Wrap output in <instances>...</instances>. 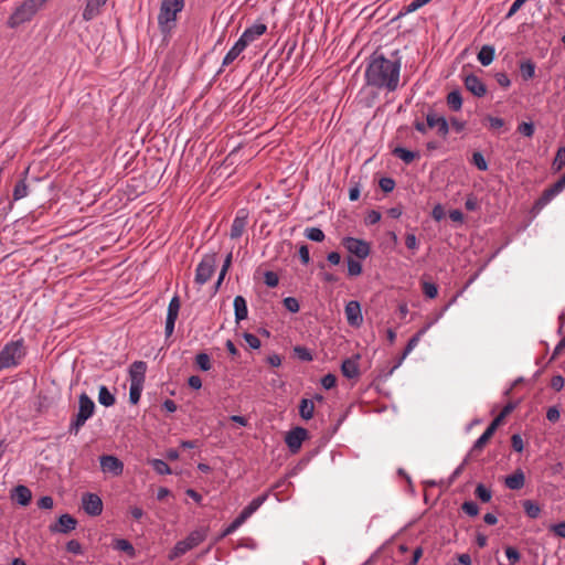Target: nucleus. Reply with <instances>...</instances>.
<instances>
[{
  "label": "nucleus",
  "mask_w": 565,
  "mask_h": 565,
  "mask_svg": "<svg viewBox=\"0 0 565 565\" xmlns=\"http://www.w3.org/2000/svg\"><path fill=\"white\" fill-rule=\"evenodd\" d=\"M398 51L386 57L383 53L374 51L365 67V82L367 86L376 89L395 92L399 83L402 61Z\"/></svg>",
  "instance_id": "1"
},
{
  "label": "nucleus",
  "mask_w": 565,
  "mask_h": 565,
  "mask_svg": "<svg viewBox=\"0 0 565 565\" xmlns=\"http://www.w3.org/2000/svg\"><path fill=\"white\" fill-rule=\"evenodd\" d=\"M184 8V0H162L158 14V26L160 32L166 36L177 25V15Z\"/></svg>",
  "instance_id": "2"
},
{
  "label": "nucleus",
  "mask_w": 565,
  "mask_h": 565,
  "mask_svg": "<svg viewBox=\"0 0 565 565\" xmlns=\"http://www.w3.org/2000/svg\"><path fill=\"white\" fill-rule=\"evenodd\" d=\"M26 355V349L24 347V340L8 342L0 351V364L2 369H11L21 364V361Z\"/></svg>",
  "instance_id": "3"
},
{
  "label": "nucleus",
  "mask_w": 565,
  "mask_h": 565,
  "mask_svg": "<svg viewBox=\"0 0 565 565\" xmlns=\"http://www.w3.org/2000/svg\"><path fill=\"white\" fill-rule=\"evenodd\" d=\"M94 412L95 403L86 393H82L78 397V412L70 424L68 433L76 436Z\"/></svg>",
  "instance_id": "4"
},
{
  "label": "nucleus",
  "mask_w": 565,
  "mask_h": 565,
  "mask_svg": "<svg viewBox=\"0 0 565 565\" xmlns=\"http://www.w3.org/2000/svg\"><path fill=\"white\" fill-rule=\"evenodd\" d=\"M46 1L47 0H25L9 17L8 25L10 28H17L20 24L30 21Z\"/></svg>",
  "instance_id": "5"
},
{
  "label": "nucleus",
  "mask_w": 565,
  "mask_h": 565,
  "mask_svg": "<svg viewBox=\"0 0 565 565\" xmlns=\"http://www.w3.org/2000/svg\"><path fill=\"white\" fill-rule=\"evenodd\" d=\"M216 254H206L195 269V282L200 286L207 282L215 271Z\"/></svg>",
  "instance_id": "6"
},
{
  "label": "nucleus",
  "mask_w": 565,
  "mask_h": 565,
  "mask_svg": "<svg viewBox=\"0 0 565 565\" xmlns=\"http://www.w3.org/2000/svg\"><path fill=\"white\" fill-rule=\"evenodd\" d=\"M341 245L359 259H365L371 253V245L364 239L345 236L341 241Z\"/></svg>",
  "instance_id": "7"
},
{
  "label": "nucleus",
  "mask_w": 565,
  "mask_h": 565,
  "mask_svg": "<svg viewBox=\"0 0 565 565\" xmlns=\"http://www.w3.org/2000/svg\"><path fill=\"white\" fill-rule=\"evenodd\" d=\"M309 431L300 426H297L289 430L285 436V443L289 449V451L295 455L299 452L302 443L308 439Z\"/></svg>",
  "instance_id": "8"
},
{
  "label": "nucleus",
  "mask_w": 565,
  "mask_h": 565,
  "mask_svg": "<svg viewBox=\"0 0 565 565\" xmlns=\"http://www.w3.org/2000/svg\"><path fill=\"white\" fill-rule=\"evenodd\" d=\"M82 507L90 516H98L103 512V501L96 493L86 492L82 497Z\"/></svg>",
  "instance_id": "9"
},
{
  "label": "nucleus",
  "mask_w": 565,
  "mask_h": 565,
  "mask_svg": "<svg viewBox=\"0 0 565 565\" xmlns=\"http://www.w3.org/2000/svg\"><path fill=\"white\" fill-rule=\"evenodd\" d=\"M427 126L429 128H437V134L441 138H446L449 134V122L444 116H439L433 108L426 114Z\"/></svg>",
  "instance_id": "10"
},
{
  "label": "nucleus",
  "mask_w": 565,
  "mask_h": 565,
  "mask_svg": "<svg viewBox=\"0 0 565 565\" xmlns=\"http://www.w3.org/2000/svg\"><path fill=\"white\" fill-rule=\"evenodd\" d=\"M348 324L353 328H359L363 323V316L361 305L358 300H351L344 308Z\"/></svg>",
  "instance_id": "11"
},
{
  "label": "nucleus",
  "mask_w": 565,
  "mask_h": 565,
  "mask_svg": "<svg viewBox=\"0 0 565 565\" xmlns=\"http://www.w3.org/2000/svg\"><path fill=\"white\" fill-rule=\"evenodd\" d=\"M77 523L73 515L65 513L57 519L56 523L50 524L49 529L52 533L67 534L76 529Z\"/></svg>",
  "instance_id": "12"
},
{
  "label": "nucleus",
  "mask_w": 565,
  "mask_h": 565,
  "mask_svg": "<svg viewBox=\"0 0 565 565\" xmlns=\"http://www.w3.org/2000/svg\"><path fill=\"white\" fill-rule=\"evenodd\" d=\"M102 470L117 477L122 473L124 463L113 455H103L99 457Z\"/></svg>",
  "instance_id": "13"
},
{
  "label": "nucleus",
  "mask_w": 565,
  "mask_h": 565,
  "mask_svg": "<svg viewBox=\"0 0 565 565\" xmlns=\"http://www.w3.org/2000/svg\"><path fill=\"white\" fill-rule=\"evenodd\" d=\"M465 87L476 97H483L487 94L486 84L475 74L463 78Z\"/></svg>",
  "instance_id": "14"
},
{
  "label": "nucleus",
  "mask_w": 565,
  "mask_h": 565,
  "mask_svg": "<svg viewBox=\"0 0 565 565\" xmlns=\"http://www.w3.org/2000/svg\"><path fill=\"white\" fill-rule=\"evenodd\" d=\"M247 218L248 214L246 210L242 209L237 212L235 218L233 220L232 226H231V233L230 236L233 239L239 238L247 225Z\"/></svg>",
  "instance_id": "15"
},
{
  "label": "nucleus",
  "mask_w": 565,
  "mask_h": 565,
  "mask_svg": "<svg viewBox=\"0 0 565 565\" xmlns=\"http://www.w3.org/2000/svg\"><path fill=\"white\" fill-rule=\"evenodd\" d=\"M108 0H86L85 8L83 10V20L92 21L102 13V8L107 3Z\"/></svg>",
  "instance_id": "16"
},
{
  "label": "nucleus",
  "mask_w": 565,
  "mask_h": 565,
  "mask_svg": "<svg viewBox=\"0 0 565 565\" xmlns=\"http://www.w3.org/2000/svg\"><path fill=\"white\" fill-rule=\"evenodd\" d=\"M360 354L345 359L341 364V372L347 379H358L360 376L359 361Z\"/></svg>",
  "instance_id": "17"
},
{
  "label": "nucleus",
  "mask_w": 565,
  "mask_h": 565,
  "mask_svg": "<svg viewBox=\"0 0 565 565\" xmlns=\"http://www.w3.org/2000/svg\"><path fill=\"white\" fill-rule=\"evenodd\" d=\"M147 372V363L145 361H135L129 366L130 383L143 384Z\"/></svg>",
  "instance_id": "18"
},
{
  "label": "nucleus",
  "mask_w": 565,
  "mask_h": 565,
  "mask_svg": "<svg viewBox=\"0 0 565 565\" xmlns=\"http://www.w3.org/2000/svg\"><path fill=\"white\" fill-rule=\"evenodd\" d=\"M10 497L12 501L25 507L32 500V492L26 486L19 484L12 489Z\"/></svg>",
  "instance_id": "19"
},
{
  "label": "nucleus",
  "mask_w": 565,
  "mask_h": 565,
  "mask_svg": "<svg viewBox=\"0 0 565 565\" xmlns=\"http://www.w3.org/2000/svg\"><path fill=\"white\" fill-rule=\"evenodd\" d=\"M267 30L266 24L264 23H254L252 26L247 28L243 34L241 35V40L244 41L246 45L255 41L257 38L263 35Z\"/></svg>",
  "instance_id": "20"
},
{
  "label": "nucleus",
  "mask_w": 565,
  "mask_h": 565,
  "mask_svg": "<svg viewBox=\"0 0 565 565\" xmlns=\"http://www.w3.org/2000/svg\"><path fill=\"white\" fill-rule=\"evenodd\" d=\"M525 476L521 469H516L505 478L504 484L510 490H520L524 487Z\"/></svg>",
  "instance_id": "21"
},
{
  "label": "nucleus",
  "mask_w": 565,
  "mask_h": 565,
  "mask_svg": "<svg viewBox=\"0 0 565 565\" xmlns=\"http://www.w3.org/2000/svg\"><path fill=\"white\" fill-rule=\"evenodd\" d=\"M29 173V168L23 171V177L15 183L13 189V200L19 201L25 198L29 194V184L26 183V175Z\"/></svg>",
  "instance_id": "22"
},
{
  "label": "nucleus",
  "mask_w": 565,
  "mask_h": 565,
  "mask_svg": "<svg viewBox=\"0 0 565 565\" xmlns=\"http://www.w3.org/2000/svg\"><path fill=\"white\" fill-rule=\"evenodd\" d=\"M435 321H430L426 323L423 328H420L407 342L405 349L403 350L404 356H407L418 344L422 337L428 331V329L434 324Z\"/></svg>",
  "instance_id": "23"
},
{
  "label": "nucleus",
  "mask_w": 565,
  "mask_h": 565,
  "mask_svg": "<svg viewBox=\"0 0 565 565\" xmlns=\"http://www.w3.org/2000/svg\"><path fill=\"white\" fill-rule=\"evenodd\" d=\"M392 154L401 159L406 164L412 163L415 159H419L420 157V153L418 151H412L404 147H395L392 150Z\"/></svg>",
  "instance_id": "24"
},
{
  "label": "nucleus",
  "mask_w": 565,
  "mask_h": 565,
  "mask_svg": "<svg viewBox=\"0 0 565 565\" xmlns=\"http://www.w3.org/2000/svg\"><path fill=\"white\" fill-rule=\"evenodd\" d=\"M246 46L247 45L244 43V41L238 39L224 56L222 65L227 66L232 64L237 58V56L246 49Z\"/></svg>",
  "instance_id": "25"
},
{
  "label": "nucleus",
  "mask_w": 565,
  "mask_h": 565,
  "mask_svg": "<svg viewBox=\"0 0 565 565\" xmlns=\"http://www.w3.org/2000/svg\"><path fill=\"white\" fill-rule=\"evenodd\" d=\"M234 313L236 322L245 320L248 315L247 302L243 296H236L234 298Z\"/></svg>",
  "instance_id": "26"
},
{
  "label": "nucleus",
  "mask_w": 565,
  "mask_h": 565,
  "mask_svg": "<svg viewBox=\"0 0 565 565\" xmlns=\"http://www.w3.org/2000/svg\"><path fill=\"white\" fill-rule=\"evenodd\" d=\"M492 436L493 434L486 428L482 435L475 441L473 446L471 447L468 454V457H475L479 455L483 450L484 446L492 438Z\"/></svg>",
  "instance_id": "27"
},
{
  "label": "nucleus",
  "mask_w": 565,
  "mask_h": 565,
  "mask_svg": "<svg viewBox=\"0 0 565 565\" xmlns=\"http://www.w3.org/2000/svg\"><path fill=\"white\" fill-rule=\"evenodd\" d=\"M462 96L459 89H454L446 97L447 106L452 111H459L462 107Z\"/></svg>",
  "instance_id": "28"
},
{
  "label": "nucleus",
  "mask_w": 565,
  "mask_h": 565,
  "mask_svg": "<svg viewBox=\"0 0 565 565\" xmlns=\"http://www.w3.org/2000/svg\"><path fill=\"white\" fill-rule=\"evenodd\" d=\"M554 198L555 195L546 188L541 194V196L534 202L531 213H533L534 215L539 214L541 210L545 205H547Z\"/></svg>",
  "instance_id": "29"
},
{
  "label": "nucleus",
  "mask_w": 565,
  "mask_h": 565,
  "mask_svg": "<svg viewBox=\"0 0 565 565\" xmlns=\"http://www.w3.org/2000/svg\"><path fill=\"white\" fill-rule=\"evenodd\" d=\"M495 55V50L492 45H483L479 53H478V61L481 63L482 66L490 65Z\"/></svg>",
  "instance_id": "30"
},
{
  "label": "nucleus",
  "mask_w": 565,
  "mask_h": 565,
  "mask_svg": "<svg viewBox=\"0 0 565 565\" xmlns=\"http://www.w3.org/2000/svg\"><path fill=\"white\" fill-rule=\"evenodd\" d=\"M98 402L105 407H110L115 405L116 398L115 395L107 388V386L100 385L98 388Z\"/></svg>",
  "instance_id": "31"
},
{
  "label": "nucleus",
  "mask_w": 565,
  "mask_h": 565,
  "mask_svg": "<svg viewBox=\"0 0 565 565\" xmlns=\"http://www.w3.org/2000/svg\"><path fill=\"white\" fill-rule=\"evenodd\" d=\"M206 532L205 529L194 530L184 540L191 548H194L206 539Z\"/></svg>",
  "instance_id": "32"
},
{
  "label": "nucleus",
  "mask_w": 565,
  "mask_h": 565,
  "mask_svg": "<svg viewBox=\"0 0 565 565\" xmlns=\"http://www.w3.org/2000/svg\"><path fill=\"white\" fill-rule=\"evenodd\" d=\"M315 412V404L312 399L302 398L299 404V415L302 419L309 420L312 418Z\"/></svg>",
  "instance_id": "33"
},
{
  "label": "nucleus",
  "mask_w": 565,
  "mask_h": 565,
  "mask_svg": "<svg viewBox=\"0 0 565 565\" xmlns=\"http://www.w3.org/2000/svg\"><path fill=\"white\" fill-rule=\"evenodd\" d=\"M536 65L532 60H525L520 63L521 76L524 81L532 79L535 75Z\"/></svg>",
  "instance_id": "34"
},
{
  "label": "nucleus",
  "mask_w": 565,
  "mask_h": 565,
  "mask_svg": "<svg viewBox=\"0 0 565 565\" xmlns=\"http://www.w3.org/2000/svg\"><path fill=\"white\" fill-rule=\"evenodd\" d=\"M522 507L529 518H531V519L539 518V515L541 513V508L536 502H534L532 500H524L522 502Z\"/></svg>",
  "instance_id": "35"
},
{
  "label": "nucleus",
  "mask_w": 565,
  "mask_h": 565,
  "mask_svg": "<svg viewBox=\"0 0 565 565\" xmlns=\"http://www.w3.org/2000/svg\"><path fill=\"white\" fill-rule=\"evenodd\" d=\"M475 495L481 502L487 503L492 498V491L489 488H487L483 483H478L475 489Z\"/></svg>",
  "instance_id": "36"
},
{
  "label": "nucleus",
  "mask_w": 565,
  "mask_h": 565,
  "mask_svg": "<svg viewBox=\"0 0 565 565\" xmlns=\"http://www.w3.org/2000/svg\"><path fill=\"white\" fill-rule=\"evenodd\" d=\"M267 494H262L254 498L243 510L250 516L254 512H256L262 504L266 501Z\"/></svg>",
  "instance_id": "37"
},
{
  "label": "nucleus",
  "mask_w": 565,
  "mask_h": 565,
  "mask_svg": "<svg viewBox=\"0 0 565 565\" xmlns=\"http://www.w3.org/2000/svg\"><path fill=\"white\" fill-rule=\"evenodd\" d=\"M150 466L152 467V469L158 473V475H170L171 473V468L169 467V465L162 460V459H151L149 461Z\"/></svg>",
  "instance_id": "38"
},
{
  "label": "nucleus",
  "mask_w": 565,
  "mask_h": 565,
  "mask_svg": "<svg viewBox=\"0 0 565 565\" xmlns=\"http://www.w3.org/2000/svg\"><path fill=\"white\" fill-rule=\"evenodd\" d=\"M190 550H192V548L188 545V542L185 540L179 541L174 545L173 550L171 551L169 558L170 559L178 558V557L182 556L183 554H185Z\"/></svg>",
  "instance_id": "39"
},
{
  "label": "nucleus",
  "mask_w": 565,
  "mask_h": 565,
  "mask_svg": "<svg viewBox=\"0 0 565 565\" xmlns=\"http://www.w3.org/2000/svg\"><path fill=\"white\" fill-rule=\"evenodd\" d=\"M195 364L201 371H210L212 367L210 355L205 352H201L195 356Z\"/></svg>",
  "instance_id": "40"
},
{
  "label": "nucleus",
  "mask_w": 565,
  "mask_h": 565,
  "mask_svg": "<svg viewBox=\"0 0 565 565\" xmlns=\"http://www.w3.org/2000/svg\"><path fill=\"white\" fill-rule=\"evenodd\" d=\"M305 236L313 242L320 243L323 242L326 238V235L323 231L319 227H308L305 231Z\"/></svg>",
  "instance_id": "41"
},
{
  "label": "nucleus",
  "mask_w": 565,
  "mask_h": 565,
  "mask_svg": "<svg viewBox=\"0 0 565 565\" xmlns=\"http://www.w3.org/2000/svg\"><path fill=\"white\" fill-rule=\"evenodd\" d=\"M347 265H348V275L350 277H356V276L361 275L363 271L362 264L359 260H355L350 256L347 258Z\"/></svg>",
  "instance_id": "42"
},
{
  "label": "nucleus",
  "mask_w": 565,
  "mask_h": 565,
  "mask_svg": "<svg viewBox=\"0 0 565 565\" xmlns=\"http://www.w3.org/2000/svg\"><path fill=\"white\" fill-rule=\"evenodd\" d=\"M142 388H143V384L130 383L129 402L132 405H136L139 403Z\"/></svg>",
  "instance_id": "43"
},
{
  "label": "nucleus",
  "mask_w": 565,
  "mask_h": 565,
  "mask_svg": "<svg viewBox=\"0 0 565 565\" xmlns=\"http://www.w3.org/2000/svg\"><path fill=\"white\" fill-rule=\"evenodd\" d=\"M422 290L423 294L429 299H434L438 295V286L431 281H422Z\"/></svg>",
  "instance_id": "44"
},
{
  "label": "nucleus",
  "mask_w": 565,
  "mask_h": 565,
  "mask_svg": "<svg viewBox=\"0 0 565 565\" xmlns=\"http://www.w3.org/2000/svg\"><path fill=\"white\" fill-rule=\"evenodd\" d=\"M294 353L301 361L310 362L313 360V355H312L311 351L309 349H307L306 347L296 345L294 348Z\"/></svg>",
  "instance_id": "45"
},
{
  "label": "nucleus",
  "mask_w": 565,
  "mask_h": 565,
  "mask_svg": "<svg viewBox=\"0 0 565 565\" xmlns=\"http://www.w3.org/2000/svg\"><path fill=\"white\" fill-rule=\"evenodd\" d=\"M114 547L118 551L128 553L130 556L135 555V547L128 540H125V539L116 540Z\"/></svg>",
  "instance_id": "46"
},
{
  "label": "nucleus",
  "mask_w": 565,
  "mask_h": 565,
  "mask_svg": "<svg viewBox=\"0 0 565 565\" xmlns=\"http://www.w3.org/2000/svg\"><path fill=\"white\" fill-rule=\"evenodd\" d=\"M471 163L475 164L477 167V169L480 171L488 170V162L480 151H475L472 153Z\"/></svg>",
  "instance_id": "47"
},
{
  "label": "nucleus",
  "mask_w": 565,
  "mask_h": 565,
  "mask_svg": "<svg viewBox=\"0 0 565 565\" xmlns=\"http://www.w3.org/2000/svg\"><path fill=\"white\" fill-rule=\"evenodd\" d=\"M180 298L178 296L172 297V299L169 302L167 317H172L178 319L179 311H180Z\"/></svg>",
  "instance_id": "48"
},
{
  "label": "nucleus",
  "mask_w": 565,
  "mask_h": 565,
  "mask_svg": "<svg viewBox=\"0 0 565 565\" xmlns=\"http://www.w3.org/2000/svg\"><path fill=\"white\" fill-rule=\"evenodd\" d=\"M430 1L431 0H413L411 3L403 7L401 14H407V13L414 12Z\"/></svg>",
  "instance_id": "49"
},
{
  "label": "nucleus",
  "mask_w": 565,
  "mask_h": 565,
  "mask_svg": "<svg viewBox=\"0 0 565 565\" xmlns=\"http://www.w3.org/2000/svg\"><path fill=\"white\" fill-rule=\"evenodd\" d=\"M461 510L469 516H477L479 514V507L473 501H465L461 504Z\"/></svg>",
  "instance_id": "50"
},
{
  "label": "nucleus",
  "mask_w": 565,
  "mask_h": 565,
  "mask_svg": "<svg viewBox=\"0 0 565 565\" xmlns=\"http://www.w3.org/2000/svg\"><path fill=\"white\" fill-rule=\"evenodd\" d=\"M535 128L533 122L523 121L518 126V132L523 135L524 137L532 138L534 135Z\"/></svg>",
  "instance_id": "51"
},
{
  "label": "nucleus",
  "mask_w": 565,
  "mask_h": 565,
  "mask_svg": "<svg viewBox=\"0 0 565 565\" xmlns=\"http://www.w3.org/2000/svg\"><path fill=\"white\" fill-rule=\"evenodd\" d=\"M565 166V147H561L553 161V168L559 171Z\"/></svg>",
  "instance_id": "52"
},
{
  "label": "nucleus",
  "mask_w": 565,
  "mask_h": 565,
  "mask_svg": "<svg viewBox=\"0 0 565 565\" xmlns=\"http://www.w3.org/2000/svg\"><path fill=\"white\" fill-rule=\"evenodd\" d=\"M264 282L269 288H275L279 284V277H278V275L275 271L267 270L264 274Z\"/></svg>",
  "instance_id": "53"
},
{
  "label": "nucleus",
  "mask_w": 565,
  "mask_h": 565,
  "mask_svg": "<svg viewBox=\"0 0 565 565\" xmlns=\"http://www.w3.org/2000/svg\"><path fill=\"white\" fill-rule=\"evenodd\" d=\"M379 185L383 192L390 193L394 190L396 183L394 179L390 177H383L380 179Z\"/></svg>",
  "instance_id": "54"
},
{
  "label": "nucleus",
  "mask_w": 565,
  "mask_h": 565,
  "mask_svg": "<svg viewBox=\"0 0 565 565\" xmlns=\"http://www.w3.org/2000/svg\"><path fill=\"white\" fill-rule=\"evenodd\" d=\"M282 303L284 307L292 313L298 312L300 309L299 301L295 297H286L282 300Z\"/></svg>",
  "instance_id": "55"
},
{
  "label": "nucleus",
  "mask_w": 565,
  "mask_h": 565,
  "mask_svg": "<svg viewBox=\"0 0 565 565\" xmlns=\"http://www.w3.org/2000/svg\"><path fill=\"white\" fill-rule=\"evenodd\" d=\"M66 551L68 553H72L74 555H82L83 554V547L82 544L77 540H71L66 543L65 546Z\"/></svg>",
  "instance_id": "56"
},
{
  "label": "nucleus",
  "mask_w": 565,
  "mask_h": 565,
  "mask_svg": "<svg viewBox=\"0 0 565 565\" xmlns=\"http://www.w3.org/2000/svg\"><path fill=\"white\" fill-rule=\"evenodd\" d=\"M505 555L510 562V565H514L521 558L520 552L513 546L505 547Z\"/></svg>",
  "instance_id": "57"
},
{
  "label": "nucleus",
  "mask_w": 565,
  "mask_h": 565,
  "mask_svg": "<svg viewBox=\"0 0 565 565\" xmlns=\"http://www.w3.org/2000/svg\"><path fill=\"white\" fill-rule=\"evenodd\" d=\"M321 385L326 390H331L337 385V376L332 373H328L321 379Z\"/></svg>",
  "instance_id": "58"
},
{
  "label": "nucleus",
  "mask_w": 565,
  "mask_h": 565,
  "mask_svg": "<svg viewBox=\"0 0 565 565\" xmlns=\"http://www.w3.org/2000/svg\"><path fill=\"white\" fill-rule=\"evenodd\" d=\"M243 338L252 349L256 350L260 348V340L255 334L244 332Z\"/></svg>",
  "instance_id": "59"
},
{
  "label": "nucleus",
  "mask_w": 565,
  "mask_h": 565,
  "mask_svg": "<svg viewBox=\"0 0 565 565\" xmlns=\"http://www.w3.org/2000/svg\"><path fill=\"white\" fill-rule=\"evenodd\" d=\"M381 217H382V215H381V213L379 211L371 210L366 214V216L364 218V222H365L366 225H374V224H376V223H379L381 221Z\"/></svg>",
  "instance_id": "60"
},
{
  "label": "nucleus",
  "mask_w": 565,
  "mask_h": 565,
  "mask_svg": "<svg viewBox=\"0 0 565 565\" xmlns=\"http://www.w3.org/2000/svg\"><path fill=\"white\" fill-rule=\"evenodd\" d=\"M511 446H512L513 450L516 451V452H522L523 451L524 443H523V439H522L521 435H519V434L512 435V437H511Z\"/></svg>",
  "instance_id": "61"
},
{
  "label": "nucleus",
  "mask_w": 565,
  "mask_h": 565,
  "mask_svg": "<svg viewBox=\"0 0 565 565\" xmlns=\"http://www.w3.org/2000/svg\"><path fill=\"white\" fill-rule=\"evenodd\" d=\"M298 255L300 258V262L303 265H308L310 263V254H309V247L306 244H302L299 246Z\"/></svg>",
  "instance_id": "62"
},
{
  "label": "nucleus",
  "mask_w": 565,
  "mask_h": 565,
  "mask_svg": "<svg viewBox=\"0 0 565 565\" xmlns=\"http://www.w3.org/2000/svg\"><path fill=\"white\" fill-rule=\"evenodd\" d=\"M36 504L40 509L50 510L53 508L54 501L52 497L44 495L38 500Z\"/></svg>",
  "instance_id": "63"
},
{
  "label": "nucleus",
  "mask_w": 565,
  "mask_h": 565,
  "mask_svg": "<svg viewBox=\"0 0 565 565\" xmlns=\"http://www.w3.org/2000/svg\"><path fill=\"white\" fill-rule=\"evenodd\" d=\"M550 531L555 535L565 539V521L559 522L557 524H552L550 526Z\"/></svg>",
  "instance_id": "64"
}]
</instances>
